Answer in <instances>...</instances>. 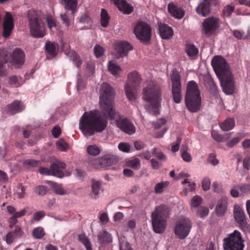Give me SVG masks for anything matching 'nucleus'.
Here are the masks:
<instances>
[{"label":"nucleus","mask_w":250,"mask_h":250,"mask_svg":"<svg viewBox=\"0 0 250 250\" xmlns=\"http://www.w3.org/2000/svg\"><path fill=\"white\" fill-rule=\"evenodd\" d=\"M107 125V120L101 116L98 110L85 112L79 121V128L85 136H92L95 132H102Z\"/></svg>","instance_id":"nucleus-1"},{"label":"nucleus","mask_w":250,"mask_h":250,"mask_svg":"<svg viewBox=\"0 0 250 250\" xmlns=\"http://www.w3.org/2000/svg\"><path fill=\"white\" fill-rule=\"evenodd\" d=\"M115 92L111 86L107 83L102 85L100 96V104L102 112L106 118H115L116 110L114 106Z\"/></svg>","instance_id":"nucleus-2"},{"label":"nucleus","mask_w":250,"mask_h":250,"mask_svg":"<svg viewBox=\"0 0 250 250\" xmlns=\"http://www.w3.org/2000/svg\"><path fill=\"white\" fill-rule=\"evenodd\" d=\"M162 88L154 81H149L143 89V98L150 104L154 114L158 113L162 100Z\"/></svg>","instance_id":"nucleus-3"},{"label":"nucleus","mask_w":250,"mask_h":250,"mask_svg":"<svg viewBox=\"0 0 250 250\" xmlns=\"http://www.w3.org/2000/svg\"><path fill=\"white\" fill-rule=\"evenodd\" d=\"M185 104L188 109L191 112H197L200 108V92L197 83L194 81H190L188 83Z\"/></svg>","instance_id":"nucleus-4"},{"label":"nucleus","mask_w":250,"mask_h":250,"mask_svg":"<svg viewBox=\"0 0 250 250\" xmlns=\"http://www.w3.org/2000/svg\"><path fill=\"white\" fill-rule=\"evenodd\" d=\"M30 34L34 38L43 37L45 26L40 15L34 10H29L27 14Z\"/></svg>","instance_id":"nucleus-5"},{"label":"nucleus","mask_w":250,"mask_h":250,"mask_svg":"<svg viewBox=\"0 0 250 250\" xmlns=\"http://www.w3.org/2000/svg\"><path fill=\"white\" fill-rule=\"evenodd\" d=\"M168 208L161 205L155 208L151 214V221L154 231L158 233H162L166 227L167 218L168 216Z\"/></svg>","instance_id":"nucleus-6"},{"label":"nucleus","mask_w":250,"mask_h":250,"mask_svg":"<svg viewBox=\"0 0 250 250\" xmlns=\"http://www.w3.org/2000/svg\"><path fill=\"white\" fill-rule=\"evenodd\" d=\"M141 81V77L137 72L134 71L128 74V80L125 85V90L129 101H134L136 100L135 92Z\"/></svg>","instance_id":"nucleus-7"},{"label":"nucleus","mask_w":250,"mask_h":250,"mask_svg":"<svg viewBox=\"0 0 250 250\" xmlns=\"http://www.w3.org/2000/svg\"><path fill=\"white\" fill-rule=\"evenodd\" d=\"M151 28L146 22L139 21L135 25L133 33L137 39L142 43L148 42L151 37Z\"/></svg>","instance_id":"nucleus-8"},{"label":"nucleus","mask_w":250,"mask_h":250,"mask_svg":"<svg viewBox=\"0 0 250 250\" xmlns=\"http://www.w3.org/2000/svg\"><path fill=\"white\" fill-rule=\"evenodd\" d=\"M240 232L235 230L224 239V248L225 250H243L244 244Z\"/></svg>","instance_id":"nucleus-9"},{"label":"nucleus","mask_w":250,"mask_h":250,"mask_svg":"<svg viewBox=\"0 0 250 250\" xmlns=\"http://www.w3.org/2000/svg\"><path fill=\"white\" fill-rule=\"evenodd\" d=\"M191 227V221L188 218L183 217L176 222L174 232L179 238L183 239L189 234Z\"/></svg>","instance_id":"nucleus-10"},{"label":"nucleus","mask_w":250,"mask_h":250,"mask_svg":"<svg viewBox=\"0 0 250 250\" xmlns=\"http://www.w3.org/2000/svg\"><path fill=\"white\" fill-rule=\"evenodd\" d=\"M181 76L177 72H173L171 76L172 94L175 103L179 104L182 99V85Z\"/></svg>","instance_id":"nucleus-11"},{"label":"nucleus","mask_w":250,"mask_h":250,"mask_svg":"<svg viewBox=\"0 0 250 250\" xmlns=\"http://www.w3.org/2000/svg\"><path fill=\"white\" fill-rule=\"evenodd\" d=\"M211 63L216 74L219 77L231 72L227 62L221 56H214Z\"/></svg>","instance_id":"nucleus-12"},{"label":"nucleus","mask_w":250,"mask_h":250,"mask_svg":"<svg viewBox=\"0 0 250 250\" xmlns=\"http://www.w3.org/2000/svg\"><path fill=\"white\" fill-rule=\"evenodd\" d=\"M218 18L211 17L206 19L203 22V27L205 35L209 37L214 34L219 27Z\"/></svg>","instance_id":"nucleus-13"},{"label":"nucleus","mask_w":250,"mask_h":250,"mask_svg":"<svg viewBox=\"0 0 250 250\" xmlns=\"http://www.w3.org/2000/svg\"><path fill=\"white\" fill-rule=\"evenodd\" d=\"M220 77L223 91L227 94H231L235 89L234 82L231 73H229Z\"/></svg>","instance_id":"nucleus-14"},{"label":"nucleus","mask_w":250,"mask_h":250,"mask_svg":"<svg viewBox=\"0 0 250 250\" xmlns=\"http://www.w3.org/2000/svg\"><path fill=\"white\" fill-rule=\"evenodd\" d=\"M219 3V0H203L196 7V12L203 16H207L210 12L211 7L216 6Z\"/></svg>","instance_id":"nucleus-15"},{"label":"nucleus","mask_w":250,"mask_h":250,"mask_svg":"<svg viewBox=\"0 0 250 250\" xmlns=\"http://www.w3.org/2000/svg\"><path fill=\"white\" fill-rule=\"evenodd\" d=\"M116 125L122 131L129 135L135 132V127L132 122L126 118H119L116 121Z\"/></svg>","instance_id":"nucleus-16"},{"label":"nucleus","mask_w":250,"mask_h":250,"mask_svg":"<svg viewBox=\"0 0 250 250\" xmlns=\"http://www.w3.org/2000/svg\"><path fill=\"white\" fill-rule=\"evenodd\" d=\"M25 54L21 49H15L12 55L11 63L16 68L20 67L24 62Z\"/></svg>","instance_id":"nucleus-17"},{"label":"nucleus","mask_w":250,"mask_h":250,"mask_svg":"<svg viewBox=\"0 0 250 250\" xmlns=\"http://www.w3.org/2000/svg\"><path fill=\"white\" fill-rule=\"evenodd\" d=\"M14 26V20L9 12H6L3 23V36L8 38L11 34Z\"/></svg>","instance_id":"nucleus-18"},{"label":"nucleus","mask_w":250,"mask_h":250,"mask_svg":"<svg viewBox=\"0 0 250 250\" xmlns=\"http://www.w3.org/2000/svg\"><path fill=\"white\" fill-rule=\"evenodd\" d=\"M158 31L160 37L165 40H168L173 36L172 28L165 23L158 22Z\"/></svg>","instance_id":"nucleus-19"},{"label":"nucleus","mask_w":250,"mask_h":250,"mask_svg":"<svg viewBox=\"0 0 250 250\" xmlns=\"http://www.w3.org/2000/svg\"><path fill=\"white\" fill-rule=\"evenodd\" d=\"M118 8L125 14H130L133 12L134 8L128 4L125 0H110Z\"/></svg>","instance_id":"nucleus-20"},{"label":"nucleus","mask_w":250,"mask_h":250,"mask_svg":"<svg viewBox=\"0 0 250 250\" xmlns=\"http://www.w3.org/2000/svg\"><path fill=\"white\" fill-rule=\"evenodd\" d=\"M9 59L8 53L5 49H0V77L6 76L7 72L5 65Z\"/></svg>","instance_id":"nucleus-21"},{"label":"nucleus","mask_w":250,"mask_h":250,"mask_svg":"<svg viewBox=\"0 0 250 250\" xmlns=\"http://www.w3.org/2000/svg\"><path fill=\"white\" fill-rule=\"evenodd\" d=\"M119 57L127 55L128 52L132 49V45L128 42L123 41L119 42L116 47Z\"/></svg>","instance_id":"nucleus-22"},{"label":"nucleus","mask_w":250,"mask_h":250,"mask_svg":"<svg viewBox=\"0 0 250 250\" xmlns=\"http://www.w3.org/2000/svg\"><path fill=\"white\" fill-rule=\"evenodd\" d=\"M117 162L116 156L112 154H106L98 159V163L101 167H109Z\"/></svg>","instance_id":"nucleus-23"},{"label":"nucleus","mask_w":250,"mask_h":250,"mask_svg":"<svg viewBox=\"0 0 250 250\" xmlns=\"http://www.w3.org/2000/svg\"><path fill=\"white\" fill-rule=\"evenodd\" d=\"M6 111L11 115L15 114L22 111L24 106L21 101L15 100L6 106Z\"/></svg>","instance_id":"nucleus-24"},{"label":"nucleus","mask_w":250,"mask_h":250,"mask_svg":"<svg viewBox=\"0 0 250 250\" xmlns=\"http://www.w3.org/2000/svg\"><path fill=\"white\" fill-rule=\"evenodd\" d=\"M167 9L171 15L175 18L182 19L185 15L184 11L173 2H170L168 4Z\"/></svg>","instance_id":"nucleus-25"},{"label":"nucleus","mask_w":250,"mask_h":250,"mask_svg":"<svg viewBox=\"0 0 250 250\" xmlns=\"http://www.w3.org/2000/svg\"><path fill=\"white\" fill-rule=\"evenodd\" d=\"M64 8L68 11H71L72 14H74L77 10L78 0H59Z\"/></svg>","instance_id":"nucleus-26"},{"label":"nucleus","mask_w":250,"mask_h":250,"mask_svg":"<svg viewBox=\"0 0 250 250\" xmlns=\"http://www.w3.org/2000/svg\"><path fill=\"white\" fill-rule=\"evenodd\" d=\"M44 47L45 51L48 55L52 58L56 57L57 54V49L59 47V45L57 43L47 41Z\"/></svg>","instance_id":"nucleus-27"},{"label":"nucleus","mask_w":250,"mask_h":250,"mask_svg":"<svg viewBox=\"0 0 250 250\" xmlns=\"http://www.w3.org/2000/svg\"><path fill=\"white\" fill-rule=\"evenodd\" d=\"M227 200L226 199H221L218 201L215 208L218 216H222L225 214L227 210Z\"/></svg>","instance_id":"nucleus-28"},{"label":"nucleus","mask_w":250,"mask_h":250,"mask_svg":"<svg viewBox=\"0 0 250 250\" xmlns=\"http://www.w3.org/2000/svg\"><path fill=\"white\" fill-rule=\"evenodd\" d=\"M185 52L190 59H194L197 57L199 50L193 44L187 43L186 45Z\"/></svg>","instance_id":"nucleus-29"},{"label":"nucleus","mask_w":250,"mask_h":250,"mask_svg":"<svg viewBox=\"0 0 250 250\" xmlns=\"http://www.w3.org/2000/svg\"><path fill=\"white\" fill-rule=\"evenodd\" d=\"M220 126L224 131L230 130L235 126V121L233 118H228L220 124Z\"/></svg>","instance_id":"nucleus-30"},{"label":"nucleus","mask_w":250,"mask_h":250,"mask_svg":"<svg viewBox=\"0 0 250 250\" xmlns=\"http://www.w3.org/2000/svg\"><path fill=\"white\" fill-rule=\"evenodd\" d=\"M98 240L101 244H107L111 242L112 238L110 233L104 230L98 235Z\"/></svg>","instance_id":"nucleus-31"},{"label":"nucleus","mask_w":250,"mask_h":250,"mask_svg":"<svg viewBox=\"0 0 250 250\" xmlns=\"http://www.w3.org/2000/svg\"><path fill=\"white\" fill-rule=\"evenodd\" d=\"M234 217L237 223L246 219L244 211L237 205L234 207Z\"/></svg>","instance_id":"nucleus-32"},{"label":"nucleus","mask_w":250,"mask_h":250,"mask_svg":"<svg viewBox=\"0 0 250 250\" xmlns=\"http://www.w3.org/2000/svg\"><path fill=\"white\" fill-rule=\"evenodd\" d=\"M108 69L113 75L117 77L121 71V67L117 64L109 61L108 64Z\"/></svg>","instance_id":"nucleus-33"},{"label":"nucleus","mask_w":250,"mask_h":250,"mask_svg":"<svg viewBox=\"0 0 250 250\" xmlns=\"http://www.w3.org/2000/svg\"><path fill=\"white\" fill-rule=\"evenodd\" d=\"M110 17L107 11L102 9L101 12V24L103 27H106L109 25Z\"/></svg>","instance_id":"nucleus-34"},{"label":"nucleus","mask_w":250,"mask_h":250,"mask_svg":"<svg viewBox=\"0 0 250 250\" xmlns=\"http://www.w3.org/2000/svg\"><path fill=\"white\" fill-rule=\"evenodd\" d=\"M125 165L126 167L137 170L140 167V160L138 158H134L126 161Z\"/></svg>","instance_id":"nucleus-35"},{"label":"nucleus","mask_w":250,"mask_h":250,"mask_svg":"<svg viewBox=\"0 0 250 250\" xmlns=\"http://www.w3.org/2000/svg\"><path fill=\"white\" fill-rule=\"evenodd\" d=\"M47 183L51 184V186L53 191L56 194L59 195H64L66 194V191L63 188L62 185H58L57 183L51 181H48L47 182Z\"/></svg>","instance_id":"nucleus-36"},{"label":"nucleus","mask_w":250,"mask_h":250,"mask_svg":"<svg viewBox=\"0 0 250 250\" xmlns=\"http://www.w3.org/2000/svg\"><path fill=\"white\" fill-rule=\"evenodd\" d=\"M78 240L84 246L86 250H92L91 242L88 238L84 234H79Z\"/></svg>","instance_id":"nucleus-37"},{"label":"nucleus","mask_w":250,"mask_h":250,"mask_svg":"<svg viewBox=\"0 0 250 250\" xmlns=\"http://www.w3.org/2000/svg\"><path fill=\"white\" fill-rule=\"evenodd\" d=\"M22 79L20 76L13 75L9 78V83L12 86L18 87L21 85Z\"/></svg>","instance_id":"nucleus-38"},{"label":"nucleus","mask_w":250,"mask_h":250,"mask_svg":"<svg viewBox=\"0 0 250 250\" xmlns=\"http://www.w3.org/2000/svg\"><path fill=\"white\" fill-rule=\"evenodd\" d=\"M168 181L161 182L157 183L154 187V192L156 194L162 193L165 189L169 185Z\"/></svg>","instance_id":"nucleus-39"},{"label":"nucleus","mask_w":250,"mask_h":250,"mask_svg":"<svg viewBox=\"0 0 250 250\" xmlns=\"http://www.w3.org/2000/svg\"><path fill=\"white\" fill-rule=\"evenodd\" d=\"M66 165L65 163L61 162H57L53 163L50 166V171L47 172H62L61 169H63L65 168Z\"/></svg>","instance_id":"nucleus-40"},{"label":"nucleus","mask_w":250,"mask_h":250,"mask_svg":"<svg viewBox=\"0 0 250 250\" xmlns=\"http://www.w3.org/2000/svg\"><path fill=\"white\" fill-rule=\"evenodd\" d=\"M102 184L99 181H97L94 179L92 180L91 182V189L93 194L97 196L100 193V190L101 189Z\"/></svg>","instance_id":"nucleus-41"},{"label":"nucleus","mask_w":250,"mask_h":250,"mask_svg":"<svg viewBox=\"0 0 250 250\" xmlns=\"http://www.w3.org/2000/svg\"><path fill=\"white\" fill-rule=\"evenodd\" d=\"M234 6L232 4L226 5L222 10L221 16L224 18L229 17L234 11Z\"/></svg>","instance_id":"nucleus-42"},{"label":"nucleus","mask_w":250,"mask_h":250,"mask_svg":"<svg viewBox=\"0 0 250 250\" xmlns=\"http://www.w3.org/2000/svg\"><path fill=\"white\" fill-rule=\"evenodd\" d=\"M152 155L161 162H164L167 160V156L159 149L153 148L152 149Z\"/></svg>","instance_id":"nucleus-43"},{"label":"nucleus","mask_w":250,"mask_h":250,"mask_svg":"<svg viewBox=\"0 0 250 250\" xmlns=\"http://www.w3.org/2000/svg\"><path fill=\"white\" fill-rule=\"evenodd\" d=\"M244 137L242 133H239L237 135L229 141H228L226 143V145L229 147H232L236 145H237L240 141Z\"/></svg>","instance_id":"nucleus-44"},{"label":"nucleus","mask_w":250,"mask_h":250,"mask_svg":"<svg viewBox=\"0 0 250 250\" xmlns=\"http://www.w3.org/2000/svg\"><path fill=\"white\" fill-rule=\"evenodd\" d=\"M41 164V161L34 159H27L25 160L23 162L24 166L27 168L38 167L40 166Z\"/></svg>","instance_id":"nucleus-45"},{"label":"nucleus","mask_w":250,"mask_h":250,"mask_svg":"<svg viewBox=\"0 0 250 250\" xmlns=\"http://www.w3.org/2000/svg\"><path fill=\"white\" fill-rule=\"evenodd\" d=\"M87 151L89 155L96 156L100 154V149L96 145H90L87 148Z\"/></svg>","instance_id":"nucleus-46"},{"label":"nucleus","mask_w":250,"mask_h":250,"mask_svg":"<svg viewBox=\"0 0 250 250\" xmlns=\"http://www.w3.org/2000/svg\"><path fill=\"white\" fill-rule=\"evenodd\" d=\"M44 235V230L41 227L37 228L33 231V236L36 238L41 239Z\"/></svg>","instance_id":"nucleus-47"},{"label":"nucleus","mask_w":250,"mask_h":250,"mask_svg":"<svg viewBox=\"0 0 250 250\" xmlns=\"http://www.w3.org/2000/svg\"><path fill=\"white\" fill-rule=\"evenodd\" d=\"M56 146L58 149L61 151H66L68 149V145L62 139H60L56 143Z\"/></svg>","instance_id":"nucleus-48"},{"label":"nucleus","mask_w":250,"mask_h":250,"mask_svg":"<svg viewBox=\"0 0 250 250\" xmlns=\"http://www.w3.org/2000/svg\"><path fill=\"white\" fill-rule=\"evenodd\" d=\"M202 201V198L199 196L196 195L194 196L191 200V207L194 208L198 207L201 204Z\"/></svg>","instance_id":"nucleus-49"},{"label":"nucleus","mask_w":250,"mask_h":250,"mask_svg":"<svg viewBox=\"0 0 250 250\" xmlns=\"http://www.w3.org/2000/svg\"><path fill=\"white\" fill-rule=\"evenodd\" d=\"M26 187L23 186L21 184H19L18 187V190L17 195L19 199H22L25 197L26 195Z\"/></svg>","instance_id":"nucleus-50"},{"label":"nucleus","mask_w":250,"mask_h":250,"mask_svg":"<svg viewBox=\"0 0 250 250\" xmlns=\"http://www.w3.org/2000/svg\"><path fill=\"white\" fill-rule=\"evenodd\" d=\"M34 191L39 195L43 196L47 193V188L44 186H38L34 188Z\"/></svg>","instance_id":"nucleus-51"},{"label":"nucleus","mask_w":250,"mask_h":250,"mask_svg":"<svg viewBox=\"0 0 250 250\" xmlns=\"http://www.w3.org/2000/svg\"><path fill=\"white\" fill-rule=\"evenodd\" d=\"M94 53L96 57L99 58L104 54V49L101 46L97 44L94 48Z\"/></svg>","instance_id":"nucleus-52"},{"label":"nucleus","mask_w":250,"mask_h":250,"mask_svg":"<svg viewBox=\"0 0 250 250\" xmlns=\"http://www.w3.org/2000/svg\"><path fill=\"white\" fill-rule=\"evenodd\" d=\"M208 213L209 209L207 207H206L201 206L198 209V215L201 218H203L207 216Z\"/></svg>","instance_id":"nucleus-53"},{"label":"nucleus","mask_w":250,"mask_h":250,"mask_svg":"<svg viewBox=\"0 0 250 250\" xmlns=\"http://www.w3.org/2000/svg\"><path fill=\"white\" fill-rule=\"evenodd\" d=\"M239 224L240 229L245 232H248L250 230V226L247 223L246 219L237 223Z\"/></svg>","instance_id":"nucleus-54"},{"label":"nucleus","mask_w":250,"mask_h":250,"mask_svg":"<svg viewBox=\"0 0 250 250\" xmlns=\"http://www.w3.org/2000/svg\"><path fill=\"white\" fill-rule=\"evenodd\" d=\"M118 148L120 150L124 152H128L130 150L129 145L125 143H120L118 145Z\"/></svg>","instance_id":"nucleus-55"},{"label":"nucleus","mask_w":250,"mask_h":250,"mask_svg":"<svg viewBox=\"0 0 250 250\" xmlns=\"http://www.w3.org/2000/svg\"><path fill=\"white\" fill-rule=\"evenodd\" d=\"M42 174L45 175H53L54 176L62 178L64 176H69L70 175L71 173H41Z\"/></svg>","instance_id":"nucleus-56"},{"label":"nucleus","mask_w":250,"mask_h":250,"mask_svg":"<svg viewBox=\"0 0 250 250\" xmlns=\"http://www.w3.org/2000/svg\"><path fill=\"white\" fill-rule=\"evenodd\" d=\"M72 60L75 62L77 67H81L82 64V60L81 58L75 53L72 55Z\"/></svg>","instance_id":"nucleus-57"},{"label":"nucleus","mask_w":250,"mask_h":250,"mask_svg":"<svg viewBox=\"0 0 250 250\" xmlns=\"http://www.w3.org/2000/svg\"><path fill=\"white\" fill-rule=\"evenodd\" d=\"M46 22L48 27L51 29L52 27H56V24L55 20L51 16H47L46 18Z\"/></svg>","instance_id":"nucleus-58"},{"label":"nucleus","mask_w":250,"mask_h":250,"mask_svg":"<svg viewBox=\"0 0 250 250\" xmlns=\"http://www.w3.org/2000/svg\"><path fill=\"white\" fill-rule=\"evenodd\" d=\"M211 136L213 138L218 142L224 141L223 137L215 130L212 131Z\"/></svg>","instance_id":"nucleus-59"},{"label":"nucleus","mask_w":250,"mask_h":250,"mask_svg":"<svg viewBox=\"0 0 250 250\" xmlns=\"http://www.w3.org/2000/svg\"><path fill=\"white\" fill-rule=\"evenodd\" d=\"M202 188L205 191L209 189L210 186V182L208 179L204 178L202 181Z\"/></svg>","instance_id":"nucleus-60"},{"label":"nucleus","mask_w":250,"mask_h":250,"mask_svg":"<svg viewBox=\"0 0 250 250\" xmlns=\"http://www.w3.org/2000/svg\"><path fill=\"white\" fill-rule=\"evenodd\" d=\"M208 161L213 165H216L218 163V161L216 158V155L214 153H210L208 157Z\"/></svg>","instance_id":"nucleus-61"},{"label":"nucleus","mask_w":250,"mask_h":250,"mask_svg":"<svg viewBox=\"0 0 250 250\" xmlns=\"http://www.w3.org/2000/svg\"><path fill=\"white\" fill-rule=\"evenodd\" d=\"M166 123V120L165 119H159L154 123V127L156 129H159L162 125L165 124Z\"/></svg>","instance_id":"nucleus-62"},{"label":"nucleus","mask_w":250,"mask_h":250,"mask_svg":"<svg viewBox=\"0 0 250 250\" xmlns=\"http://www.w3.org/2000/svg\"><path fill=\"white\" fill-rule=\"evenodd\" d=\"M16 237L14 232H10L6 235V242L8 244H11L14 240L15 238Z\"/></svg>","instance_id":"nucleus-63"},{"label":"nucleus","mask_w":250,"mask_h":250,"mask_svg":"<svg viewBox=\"0 0 250 250\" xmlns=\"http://www.w3.org/2000/svg\"><path fill=\"white\" fill-rule=\"evenodd\" d=\"M243 167L246 170L250 169V157L246 156L243 160Z\"/></svg>","instance_id":"nucleus-64"}]
</instances>
